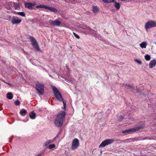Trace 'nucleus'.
Segmentation results:
<instances>
[{"mask_svg": "<svg viewBox=\"0 0 156 156\" xmlns=\"http://www.w3.org/2000/svg\"><path fill=\"white\" fill-rule=\"evenodd\" d=\"M66 113L63 111H61L58 113L54 122L56 126L59 127L62 125Z\"/></svg>", "mask_w": 156, "mask_h": 156, "instance_id": "1", "label": "nucleus"}, {"mask_svg": "<svg viewBox=\"0 0 156 156\" xmlns=\"http://www.w3.org/2000/svg\"><path fill=\"white\" fill-rule=\"evenodd\" d=\"M52 90L54 95L57 99L60 101H62L64 105V108L65 109L66 108V103L63 101L61 94L55 87H53Z\"/></svg>", "mask_w": 156, "mask_h": 156, "instance_id": "2", "label": "nucleus"}, {"mask_svg": "<svg viewBox=\"0 0 156 156\" xmlns=\"http://www.w3.org/2000/svg\"><path fill=\"white\" fill-rule=\"evenodd\" d=\"M36 88L40 95L44 94V85L41 84L39 82L37 81L35 83Z\"/></svg>", "mask_w": 156, "mask_h": 156, "instance_id": "3", "label": "nucleus"}, {"mask_svg": "<svg viewBox=\"0 0 156 156\" xmlns=\"http://www.w3.org/2000/svg\"><path fill=\"white\" fill-rule=\"evenodd\" d=\"M156 27V22L152 20L147 22L145 24V28L147 31L148 29L155 27Z\"/></svg>", "mask_w": 156, "mask_h": 156, "instance_id": "4", "label": "nucleus"}, {"mask_svg": "<svg viewBox=\"0 0 156 156\" xmlns=\"http://www.w3.org/2000/svg\"><path fill=\"white\" fill-rule=\"evenodd\" d=\"M29 39L31 42L32 46L37 51H40V49L39 47L38 44L34 37L32 36H30Z\"/></svg>", "mask_w": 156, "mask_h": 156, "instance_id": "5", "label": "nucleus"}, {"mask_svg": "<svg viewBox=\"0 0 156 156\" xmlns=\"http://www.w3.org/2000/svg\"><path fill=\"white\" fill-rule=\"evenodd\" d=\"M114 141L113 139H107L103 141L99 146V148L104 147L105 146L109 145Z\"/></svg>", "mask_w": 156, "mask_h": 156, "instance_id": "6", "label": "nucleus"}, {"mask_svg": "<svg viewBox=\"0 0 156 156\" xmlns=\"http://www.w3.org/2000/svg\"><path fill=\"white\" fill-rule=\"evenodd\" d=\"M83 28L86 30V31L84 32L86 35H87V33H88L94 36L97 32L95 30H92L88 27L83 26Z\"/></svg>", "mask_w": 156, "mask_h": 156, "instance_id": "7", "label": "nucleus"}, {"mask_svg": "<svg viewBox=\"0 0 156 156\" xmlns=\"http://www.w3.org/2000/svg\"><path fill=\"white\" fill-rule=\"evenodd\" d=\"M142 128L141 126H138L135 127L133 128L127 129L122 131V133H131L136 131L139 130Z\"/></svg>", "mask_w": 156, "mask_h": 156, "instance_id": "8", "label": "nucleus"}, {"mask_svg": "<svg viewBox=\"0 0 156 156\" xmlns=\"http://www.w3.org/2000/svg\"><path fill=\"white\" fill-rule=\"evenodd\" d=\"M79 146V140L76 138L74 139L73 140L72 143L71 148L72 150L77 149Z\"/></svg>", "mask_w": 156, "mask_h": 156, "instance_id": "9", "label": "nucleus"}, {"mask_svg": "<svg viewBox=\"0 0 156 156\" xmlns=\"http://www.w3.org/2000/svg\"><path fill=\"white\" fill-rule=\"evenodd\" d=\"M49 23L51 25L59 26L61 24V22L57 20H50L49 21Z\"/></svg>", "mask_w": 156, "mask_h": 156, "instance_id": "10", "label": "nucleus"}, {"mask_svg": "<svg viewBox=\"0 0 156 156\" xmlns=\"http://www.w3.org/2000/svg\"><path fill=\"white\" fill-rule=\"evenodd\" d=\"M22 21L21 19L17 17L13 16L12 17V23L13 24H19Z\"/></svg>", "mask_w": 156, "mask_h": 156, "instance_id": "11", "label": "nucleus"}, {"mask_svg": "<svg viewBox=\"0 0 156 156\" xmlns=\"http://www.w3.org/2000/svg\"><path fill=\"white\" fill-rule=\"evenodd\" d=\"M35 5V3H32L30 2L25 3H24L25 6L26 8H28L29 9H32L33 6Z\"/></svg>", "mask_w": 156, "mask_h": 156, "instance_id": "12", "label": "nucleus"}, {"mask_svg": "<svg viewBox=\"0 0 156 156\" xmlns=\"http://www.w3.org/2000/svg\"><path fill=\"white\" fill-rule=\"evenodd\" d=\"M156 65V59H153L150 62L149 64V68H152Z\"/></svg>", "mask_w": 156, "mask_h": 156, "instance_id": "13", "label": "nucleus"}, {"mask_svg": "<svg viewBox=\"0 0 156 156\" xmlns=\"http://www.w3.org/2000/svg\"><path fill=\"white\" fill-rule=\"evenodd\" d=\"M147 44L146 42H143L140 44V46L142 48H146Z\"/></svg>", "mask_w": 156, "mask_h": 156, "instance_id": "14", "label": "nucleus"}, {"mask_svg": "<svg viewBox=\"0 0 156 156\" xmlns=\"http://www.w3.org/2000/svg\"><path fill=\"white\" fill-rule=\"evenodd\" d=\"M114 5L117 10H118L119 9L120 7V5L119 2H115Z\"/></svg>", "mask_w": 156, "mask_h": 156, "instance_id": "15", "label": "nucleus"}, {"mask_svg": "<svg viewBox=\"0 0 156 156\" xmlns=\"http://www.w3.org/2000/svg\"><path fill=\"white\" fill-rule=\"evenodd\" d=\"M36 116V114L34 112H32L30 113V117L32 119H35Z\"/></svg>", "mask_w": 156, "mask_h": 156, "instance_id": "16", "label": "nucleus"}, {"mask_svg": "<svg viewBox=\"0 0 156 156\" xmlns=\"http://www.w3.org/2000/svg\"><path fill=\"white\" fill-rule=\"evenodd\" d=\"M20 113L21 115L24 116L27 114V111L24 109H22L20 110Z\"/></svg>", "mask_w": 156, "mask_h": 156, "instance_id": "17", "label": "nucleus"}, {"mask_svg": "<svg viewBox=\"0 0 156 156\" xmlns=\"http://www.w3.org/2000/svg\"><path fill=\"white\" fill-rule=\"evenodd\" d=\"M93 11L94 13H97L99 11L98 8L96 6H93Z\"/></svg>", "mask_w": 156, "mask_h": 156, "instance_id": "18", "label": "nucleus"}, {"mask_svg": "<svg viewBox=\"0 0 156 156\" xmlns=\"http://www.w3.org/2000/svg\"><path fill=\"white\" fill-rule=\"evenodd\" d=\"M48 9L52 12H56L57 11L56 9L50 6H48Z\"/></svg>", "mask_w": 156, "mask_h": 156, "instance_id": "19", "label": "nucleus"}, {"mask_svg": "<svg viewBox=\"0 0 156 156\" xmlns=\"http://www.w3.org/2000/svg\"><path fill=\"white\" fill-rule=\"evenodd\" d=\"M53 141L51 140H48L45 142L43 144V147L46 146L49 144L52 143Z\"/></svg>", "mask_w": 156, "mask_h": 156, "instance_id": "20", "label": "nucleus"}, {"mask_svg": "<svg viewBox=\"0 0 156 156\" xmlns=\"http://www.w3.org/2000/svg\"><path fill=\"white\" fill-rule=\"evenodd\" d=\"M123 86H125L126 87H127V88L132 89L133 88L132 86L130 84H127L126 83L123 84Z\"/></svg>", "mask_w": 156, "mask_h": 156, "instance_id": "21", "label": "nucleus"}, {"mask_svg": "<svg viewBox=\"0 0 156 156\" xmlns=\"http://www.w3.org/2000/svg\"><path fill=\"white\" fill-rule=\"evenodd\" d=\"M7 98L9 100L13 98V95L11 93H9L7 94Z\"/></svg>", "mask_w": 156, "mask_h": 156, "instance_id": "22", "label": "nucleus"}, {"mask_svg": "<svg viewBox=\"0 0 156 156\" xmlns=\"http://www.w3.org/2000/svg\"><path fill=\"white\" fill-rule=\"evenodd\" d=\"M104 2L111 3L114 2L115 0H102Z\"/></svg>", "mask_w": 156, "mask_h": 156, "instance_id": "23", "label": "nucleus"}, {"mask_svg": "<svg viewBox=\"0 0 156 156\" xmlns=\"http://www.w3.org/2000/svg\"><path fill=\"white\" fill-rule=\"evenodd\" d=\"M14 6L15 8L16 9H18L20 8V7L19 4L17 3H14Z\"/></svg>", "mask_w": 156, "mask_h": 156, "instance_id": "24", "label": "nucleus"}, {"mask_svg": "<svg viewBox=\"0 0 156 156\" xmlns=\"http://www.w3.org/2000/svg\"><path fill=\"white\" fill-rule=\"evenodd\" d=\"M17 14L19 15H20L22 16L25 17V14L24 12H17Z\"/></svg>", "mask_w": 156, "mask_h": 156, "instance_id": "25", "label": "nucleus"}, {"mask_svg": "<svg viewBox=\"0 0 156 156\" xmlns=\"http://www.w3.org/2000/svg\"><path fill=\"white\" fill-rule=\"evenodd\" d=\"M145 58L147 61H149L151 59V56L148 55H146L145 56Z\"/></svg>", "mask_w": 156, "mask_h": 156, "instance_id": "26", "label": "nucleus"}, {"mask_svg": "<svg viewBox=\"0 0 156 156\" xmlns=\"http://www.w3.org/2000/svg\"><path fill=\"white\" fill-rule=\"evenodd\" d=\"M55 146L54 144H51L49 145L48 148L50 149L55 148Z\"/></svg>", "mask_w": 156, "mask_h": 156, "instance_id": "27", "label": "nucleus"}, {"mask_svg": "<svg viewBox=\"0 0 156 156\" xmlns=\"http://www.w3.org/2000/svg\"><path fill=\"white\" fill-rule=\"evenodd\" d=\"M94 36L100 40L101 39V35L99 34H97V32H96Z\"/></svg>", "mask_w": 156, "mask_h": 156, "instance_id": "28", "label": "nucleus"}, {"mask_svg": "<svg viewBox=\"0 0 156 156\" xmlns=\"http://www.w3.org/2000/svg\"><path fill=\"white\" fill-rule=\"evenodd\" d=\"M123 118H124V117L122 115H120L119 116L118 119V120L119 121H121L123 119Z\"/></svg>", "mask_w": 156, "mask_h": 156, "instance_id": "29", "label": "nucleus"}, {"mask_svg": "<svg viewBox=\"0 0 156 156\" xmlns=\"http://www.w3.org/2000/svg\"><path fill=\"white\" fill-rule=\"evenodd\" d=\"M73 35H74V36L76 38L79 39L80 38V37H79V36L77 34L73 32Z\"/></svg>", "mask_w": 156, "mask_h": 156, "instance_id": "30", "label": "nucleus"}, {"mask_svg": "<svg viewBox=\"0 0 156 156\" xmlns=\"http://www.w3.org/2000/svg\"><path fill=\"white\" fill-rule=\"evenodd\" d=\"M20 101L17 100L15 102V104L16 105H20Z\"/></svg>", "mask_w": 156, "mask_h": 156, "instance_id": "31", "label": "nucleus"}, {"mask_svg": "<svg viewBox=\"0 0 156 156\" xmlns=\"http://www.w3.org/2000/svg\"><path fill=\"white\" fill-rule=\"evenodd\" d=\"M135 61L136 62H137V63H138L140 65H141L142 63V62L141 61H140V60L136 59V60H135Z\"/></svg>", "mask_w": 156, "mask_h": 156, "instance_id": "32", "label": "nucleus"}, {"mask_svg": "<svg viewBox=\"0 0 156 156\" xmlns=\"http://www.w3.org/2000/svg\"><path fill=\"white\" fill-rule=\"evenodd\" d=\"M43 5H39L36 6L37 8H43Z\"/></svg>", "mask_w": 156, "mask_h": 156, "instance_id": "33", "label": "nucleus"}, {"mask_svg": "<svg viewBox=\"0 0 156 156\" xmlns=\"http://www.w3.org/2000/svg\"><path fill=\"white\" fill-rule=\"evenodd\" d=\"M48 6H47L46 5H43V8H44L45 9H48Z\"/></svg>", "mask_w": 156, "mask_h": 156, "instance_id": "34", "label": "nucleus"}, {"mask_svg": "<svg viewBox=\"0 0 156 156\" xmlns=\"http://www.w3.org/2000/svg\"><path fill=\"white\" fill-rule=\"evenodd\" d=\"M136 90L138 92H139V89H138V88L137 89H136Z\"/></svg>", "mask_w": 156, "mask_h": 156, "instance_id": "35", "label": "nucleus"}, {"mask_svg": "<svg viewBox=\"0 0 156 156\" xmlns=\"http://www.w3.org/2000/svg\"><path fill=\"white\" fill-rule=\"evenodd\" d=\"M41 154H38L37 155V156H41Z\"/></svg>", "mask_w": 156, "mask_h": 156, "instance_id": "36", "label": "nucleus"}, {"mask_svg": "<svg viewBox=\"0 0 156 156\" xmlns=\"http://www.w3.org/2000/svg\"><path fill=\"white\" fill-rule=\"evenodd\" d=\"M9 142L10 143H11L12 142V141L10 140H9Z\"/></svg>", "mask_w": 156, "mask_h": 156, "instance_id": "37", "label": "nucleus"}, {"mask_svg": "<svg viewBox=\"0 0 156 156\" xmlns=\"http://www.w3.org/2000/svg\"><path fill=\"white\" fill-rule=\"evenodd\" d=\"M10 8H11L10 7H9V8H8V9H9Z\"/></svg>", "mask_w": 156, "mask_h": 156, "instance_id": "38", "label": "nucleus"}, {"mask_svg": "<svg viewBox=\"0 0 156 156\" xmlns=\"http://www.w3.org/2000/svg\"><path fill=\"white\" fill-rule=\"evenodd\" d=\"M155 119H156V116H155Z\"/></svg>", "mask_w": 156, "mask_h": 156, "instance_id": "39", "label": "nucleus"}, {"mask_svg": "<svg viewBox=\"0 0 156 156\" xmlns=\"http://www.w3.org/2000/svg\"><path fill=\"white\" fill-rule=\"evenodd\" d=\"M55 138H54V140H55Z\"/></svg>", "mask_w": 156, "mask_h": 156, "instance_id": "40", "label": "nucleus"}]
</instances>
